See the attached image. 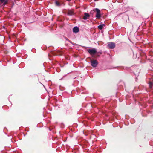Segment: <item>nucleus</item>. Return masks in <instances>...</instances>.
I'll use <instances>...</instances> for the list:
<instances>
[{
  "instance_id": "0eeeda50",
  "label": "nucleus",
  "mask_w": 153,
  "mask_h": 153,
  "mask_svg": "<svg viewBox=\"0 0 153 153\" xmlns=\"http://www.w3.org/2000/svg\"><path fill=\"white\" fill-rule=\"evenodd\" d=\"M105 25L104 24H102L98 26L99 29H102L105 28Z\"/></svg>"
},
{
  "instance_id": "f8f14e48",
  "label": "nucleus",
  "mask_w": 153,
  "mask_h": 153,
  "mask_svg": "<svg viewBox=\"0 0 153 153\" xmlns=\"http://www.w3.org/2000/svg\"><path fill=\"white\" fill-rule=\"evenodd\" d=\"M68 41L69 42H70L71 43H72V44H73L72 42L71 41H70V40H68Z\"/></svg>"
},
{
  "instance_id": "423d86ee",
  "label": "nucleus",
  "mask_w": 153,
  "mask_h": 153,
  "mask_svg": "<svg viewBox=\"0 0 153 153\" xmlns=\"http://www.w3.org/2000/svg\"><path fill=\"white\" fill-rule=\"evenodd\" d=\"M0 1L2 3H3L4 5H5L7 3V1L5 0H0Z\"/></svg>"
},
{
  "instance_id": "ddd939ff",
  "label": "nucleus",
  "mask_w": 153,
  "mask_h": 153,
  "mask_svg": "<svg viewBox=\"0 0 153 153\" xmlns=\"http://www.w3.org/2000/svg\"><path fill=\"white\" fill-rule=\"evenodd\" d=\"M66 39L67 40H68H68H69L67 38H66Z\"/></svg>"
},
{
  "instance_id": "7ed1b4c3",
  "label": "nucleus",
  "mask_w": 153,
  "mask_h": 153,
  "mask_svg": "<svg viewBox=\"0 0 153 153\" xmlns=\"http://www.w3.org/2000/svg\"><path fill=\"white\" fill-rule=\"evenodd\" d=\"M108 48L110 49H113L115 47V44L112 42H109L107 45Z\"/></svg>"
},
{
  "instance_id": "9b49d317",
  "label": "nucleus",
  "mask_w": 153,
  "mask_h": 153,
  "mask_svg": "<svg viewBox=\"0 0 153 153\" xmlns=\"http://www.w3.org/2000/svg\"><path fill=\"white\" fill-rule=\"evenodd\" d=\"M56 5H59V4L58 3V2H57V1H56Z\"/></svg>"
},
{
  "instance_id": "39448f33",
  "label": "nucleus",
  "mask_w": 153,
  "mask_h": 153,
  "mask_svg": "<svg viewBox=\"0 0 153 153\" xmlns=\"http://www.w3.org/2000/svg\"><path fill=\"white\" fill-rule=\"evenodd\" d=\"M89 17V14L87 13H85V15L83 17V19H87Z\"/></svg>"
},
{
  "instance_id": "9d476101",
  "label": "nucleus",
  "mask_w": 153,
  "mask_h": 153,
  "mask_svg": "<svg viewBox=\"0 0 153 153\" xmlns=\"http://www.w3.org/2000/svg\"><path fill=\"white\" fill-rule=\"evenodd\" d=\"M73 29H78V28L76 27H74Z\"/></svg>"
},
{
  "instance_id": "f257e3e1",
  "label": "nucleus",
  "mask_w": 153,
  "mask_h": 153,
  "mask_svg": "<svg viewBox=\"0 0 153 153\" xmlns=\"http://www.w3.org/2000/svg\"><path fill=\"white\" fill-rule=\"evenodd\" d=\"M91 65L93 67H95L97 66L98 63L97 60L92 59L91 62Z\"/></svg>"
},
{
  "instance_id": "6e6552de",
  "label": "nucleus",
  "mask_w": 153,
  "mask_h": 153,
  "mask_svg": "<svg viewBox=\"0 0 153 153\" xmlns=\"http://www.w3.org/2000/svg\"><path fill=\"white\" fill-rule=\"evenodd\" d=\"M79 31V29H73V31L74 33H77Z\"/></svg>"
},
{
  "instance_id": "1a4fd4ad",
  "label": "nucleus",
  "mask_w": 153,
  "mask_h": 153,
  "mask_svg": "<svg viewBox=\"0 0 153 153\" xmlns=\"http://www.w3.org/2000/svg\"><path fill=\"white\" fill-rule=\"evenodd\" d=\"M152 83L151 82H150L149 83V85L150 88H151L152 87Z\"/></svg>"
},
{
  "instance_id": "f03ea898",
  "label": "nucleus",
  "mask_w": 153,
  "mask_h": 153,
  "mask_svg": "<svg viewBox=\"0 0 153 153\" xmlns=\"http://www.w3.org/2000/svg\"><path fill=\"white\" fill-rule=\"evenodd\" d=\"M89 53L91 55H94L97 52L95 49H89L88 50Z\"/></svg>"
},
{
  "instance_id": "20e7f679",
  "label": "nucleus",
  "mask_w": 153,
  "mask_h": 153,
  "mask_svg": "<svg viewBox=\"0 0 153 153\" xmlns=\"http://www.w3.org/2000/svg\"><path fill=\"white\" fill-rule=\"evenodd\" d=\"M95 10H96V12H97L96 17L98 18H100L101 16L100 14V10L97 8L95 9Z\"/></svg>"
}]
</instances>
